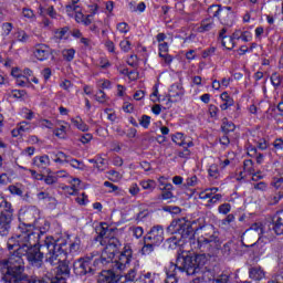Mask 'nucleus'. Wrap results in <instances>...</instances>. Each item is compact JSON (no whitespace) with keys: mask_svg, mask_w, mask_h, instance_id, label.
<instances>
[{"mask_svg":"<svg viewBox=\"0 0 283 283\" xmlns=\"http://www.w3.org/2000/svg\"><path fill=\"white\" fill-rule=\"evenodd\" d=\"M63 191H66L69 196H76L78 193V189H76V184H73V186H64Z\"/></svg>","mask_w":283,"mask_h":283,"instance_id":"nucleus-54","label":"nucleus"},{"mask_svg":"<svg viewBox=\"0 0 283 283\" xmlns=\"http://www.w3.org/2000/svg\"><path fill=\"white\" fill-rule=\"evenodd\" d=\"M69 155H65L63 151H59L56 154V158L54 159V163H60V165H63V163L67 164Z\"/></svg>","mask_w":283,"mask_h":283,"instance_id":"nucleus-52","label":"nucleus"},{"mask_svg":"<svg viewBox=\"0 0 283 283\" xmlns=\"http://www.w3.org/2000/svg\"><path fill=\"white\" fill-rule=\"evenodd\" d=\"M271 185L274 187V189H280L283 191V170L279 171V174L273 177Z\"/></svg>","mask_w":283,"mask_h":283,"instance_id":"nucleus-34","label":"nucleus"},{"mask_svg":"<svg viewBox=\"0 0 283 283\" xmlns=\"http://www.w3.org/2000/svg\"><path fill=\"white\" fill-rule=\"evenodd\" d=\"M27 92L25 90H12L11 91V96L13 98H23L25 96Z\"/></svg>","mask_w":283,"mask_h":283,"instance_id":"nucleus-61","label":"nucleus"},{"mask_svg":"<svg viewBox=\"0 0 283 283\" xmlns=\"http://www.w3.org/2000/svg\"><path fill=\"white\" fill-rule=\"evenodd\" d=\"M172 143L178 145L179 147H185V134L182 133H176L175 135L171 136Z\"/></svg>","mask_w":283,"mask_h":283,"instance_id":"nucleus-38","label":"nucleus"},{"mask_svg":"<svg viewBox=\"0 0 283 283\" xmlns=\"http://www.w3.org/2000/svg\"><path fill=\"white\" fill-rule=\"evenodd\" d=\"M23 255L19 252V247L8 258V260L0 261V272L2 274V282H17L18 280L28 279L23 271H25V262Z\"/></svg>","mask_w":283,"mask_h":283,"instance_id":"nucleus-6","label":"nucleus"},{"mask_svg":"<svg viewBox=\"0 0 283 283\" xmlns=\"http://www.w3.org/2000/svg\"><path fill=\"white\" fill-rule=\"evenodd\" d=\"M97 171H105L107 169V160L97 155V166H94Z\"/></svg>","mask_w":283,"mask_h":283,"instance_id":"nucleus-43","label":"nucleus"},{"mask_svg":"<svg viewBox=\"0 0 283 283\" xmlns=\"http://www.w3.org/2000/svg\"><path fill=\"white\" fill-rule=\"evenodd\" d=\"M80 43H82L84 50H92L94 48V42L90 38L82 36Z\"/></svg>","mask_w":283,"mask_h":283,"instance_id":"nucleus-45","label":"nucleus"},{"mask_svg":"<svg viewBox=\"0 0 283 283\" xmlns=\"http://www.w3.org/2000/svg\"><path fill=\"white\" fill-rule=\"evenodd\" d=\"M216 27V23L213 21V18L209 17L201 21V25L197 29L198 32H209L213 30Z\"/></svg>","mask_w":283,"mask_h":283,"instance_id":"nucleus-28","label":"nucleus"},{"mask_svg":"<svg viewBox=\"0 0 283 283\" xmlns=\"http://www.w3.org/2000/svg\"><path fill=\"white\" fill-rule=\"evenodd\" d=\"M42 180L45 182V185L52 186L59 182V177L52 176V175H48V176L44 175Z\"/></svg>","mask_w":283,"mask_h":283,"instance_id":"nucleus-49","label":"nucleus"},{"mask_svg":"<svg viewBox=\"0 0 283 283\" xmlns=\"http://www.w3.org/2000/svg\"><path fill=\"white\" fill-rule=\"evenodd\" d=\"M158 279V274L147 272L146 274L140 273L138 276L139 283H156V280Z\"/></svg>","mask_w":283,"mask_h":283,"instance_id":"nucleus-30","label":"nucleus"},{"mask_svg":"<svg viewBox=\"0 0 283 283\" xmlns=\"http://www.w3.org/2000/svg\"><path fill=\"white\" fill-rule=\"evenodd\" d=\"M221 130L223 134H231V132H235V124L233 122H229L227 117L222 119Z\"/></svg>","mask_w":283,"mask_h":283,"instance_id":"nucleus-33","label":"nucleus"},{"mask_svg":"<svg viewBox=\"0 0 283 283\" xmlns=\"http://www.w3.org/2000/svg\"><path fill=\"white\" fill-rule=\"evenodd\" d=\"M197 224L198 223L196 222V220L189 221L185 218L172 220L166 229L167 233L174 235L168 239V242H174V244H180V242H187V240H192L197 231H200L202 229L203 231H207V227Z\"/></svg>","mask_w":283,"mask_h":283,"instance_id":"nucleus-4","label":"nucleus"},{"mask_svg":"<svg viewBox=\"0 0 283 283\" xmlns=\"http://www.w3.org/2000/svg\"><path fill=\"white\" fill-rule=\"evenodd\" d=\"M250 231H255L258 235H262V238H266V235H264V226L262 223H253L250 227Z\"/></svg>","mask_w":283,"mask_h":283,"instance_id":"nucleus-44","label":"nucleus"},{"mask_svg":"<svg viewBox=\"0 0 283 283\" xmlns=\"http://www.w3.org/2000/svg\"><path fill=\"white\" fill-rule=\"evenodd\" d=\"M62 56L64 61L67 63H72L74 61V56H76V50L74 49H64L62 50Z\"/></svg>","mask_w":283,"mask_h":283,"instance_id":"nucleus-35","label":"nucleus"},{"mask_svg":"<svg viewBox=\"0 0 283 283\" xmlns=\"http://www.w3.org/2000/svg\"><path fill=\"white\" fill-rule=\"evenodd\" d=\"M156 249H158V245L156 243L147 241V239L144 238V245L140 250L142 255H151V253H154Z\"/></svg>","mask_w":283,"mask_h":283,"instance_id":"nucleus-29","label":"nucleus"},{"mask_svg":"<svg viewBox=\"0 0 283 283\" xmlns=\"http://www.w3.org/2000/svg\"><path fill=\"white\" fill-rule=\"evenodd\" d=\"M157 41L159 43L158 45L159 54L169 53V43L165 42V36H157Z\"/></svg>","mask_w":283,"mask_h":283,"instance_id":"nucleus-37","label":"nucleus"},{"mask_svg":"<svg viewBox=\"0 0 283 283\" xmlns=\"http://www.w3.org/2000/svg\"><path fill=\"white\" fill-rule=\"evenodd\" d=\"M207 253L201 254H189L187 252H181L177 254L176 263L171 262L166 275H171L172 277H178V273H186V275H197L205 264H207Z\"/></svg>","mask_w":283,"mask_h":283,"instance_id":"nucleus-1","label":"nucleus"},{"mask_svg":"<svg viewBox=\"0 0 283 283\" xmlns=\"http://www.w3.org/2000/svg\"><path fill=\"white\" fill-rule=\"evenodd\" d=\"M38 218H39V209L36 207L28 208L23 212V220H27V222H36Z\"/></svg>","mask_w":283,"mask_h":283,"instance_id":"nucleus-27","label":"nucleus"},{"mask_svg":"<svg viewBox=\"0 0 283 283\" xmlns=\"http://www.w3.org/2000/svg\"><path fill=\"white\" fill-rule=\"evenodd\" d=\"M163 188H160L161 193L158 197V200H171L174 198V185L171 184H161Z\"/></svg>","mask_w":283,"mask_h":283,"instance_id":"nucleus-24","label":"nucleus"},{"mask_svg":"<svg viewBox=\"0 0 283 283\" xmlns=\"http://www.w3.org/2000/svg\"><path fill=\"white\" fill-rule=\"evenodd\" d=\"M139 266L140 264L137 263L127 271V273L124 275L125 282H140V280H138V276L140 275V273L138 272Z\"/></svg>","mask_w":283,"mask_h":283,"instance_id":"nucleus-22","label":"nucleus"},{"mask_svg":"<svg viewBox=\"0 0 283 283\" xmlns=\"http://www.w3.org/2000/svg\"><path fill=\"white\" fill-rule=\"evenodd\" d=\"M42 249H46L45 262H51V264H57V262H63L67 260L69 253H78L81 251V238L75 237L73 240H62L56 242L54 238H46Z\"/></svg>","mask_w":283,"mask_h":283,"instance_id":"nucleus-3","label":"nucleus"},{"mask_svg":"<svg viewBox=\"0 0 283 283\" xmlns=\"http://www.w3.org/2000/svg\"><path fill=\"white\" fill-rule=\"evenodd\" d=\"M73 273L77 277H92L96 275V268L94 266V255L92 253L81 256L73 262Z\"/></svg>","mask_w":283,"mask_h":283,"instance_id":"nucleus-8","label":"nucleus"},{"mask_svg":"<svg viewBox=\"0 0 283 283\" xmlns=\"http://www.w3.org/2000/svg\"><path fill=\"white\" fill-rule=\"evenodd\" d=\"M117 30L120 34H127L129 32V25L125 22H120L117 24Z\"/></svg>","mask_w":283,"mask_h":283,"instance_id":"nucleus-59","label":"nucleus"},{"mask_svg":"<svg viewBox=\"0 0 283 283\" xmlns=\"http://www.w3.org/2000/svg\"><path fill=\"white\" fill-rule=\"evenodd\" d=\"M266 276V273L260 265L251 266L249 268V277L250 280H254V282H260L261 280H264Z\"/></svg>","mask_w":283,"mask_h":283,"instance_id":"nucleus-21","label":"nucleus"},{"mask_svg":"<svg viewBox=\"0 0 283 283\" xmlns=\"http://www.w3.org/2000/svg\"><path fill=\"white\" fill-rule=\"evenodd\" d=\"M219 213L228 216L231 212V203H222L218 207Z\"/></svg>","mask_w":283,"mask_h":283,"instance_id":"nucleus-48","label":"nucleus"},{"mask_svg":"<svg viewBox=\"0 0 283 283\" xmlns=\"http://www.w3.org/2000/svg\"><path fill=\"white\" fill-rule=\"evenodd\" d=\"M270 81L273 85V87L277 88L280 85H282L283 76L280 75L277 72L272 73Z\"/></svg>","mask_w":283,"mask_h":283,"instance_id":"nucleus-39","label":"nucleus"},{"mask_svg":"<svg viewBox=\"0 0 283 283\" xmlns=\"http://www.w3.org/2000/svg\"><path fill=\"white\" fill-rule=\"evenodd\" d=\"M216 54V46H211L202 51V59H209V56H213Z\"/></svg>","mask_w":283,"mask_h":283,"instance_id":"nucleus-62","label":"nucleus"},{"mask_svg":"<svg viewBox=\"0 0 283 283\" xmlns=\"http://www.w3.org/2000/svg\"><path fill=\"white\" fill-rule=\"evenodd\" d=\"M119 46L123 52H129L132 50V42H129V40H123L120 41Z\"/></svg>","mask_w":283,"mask_h":283,"instance_id":"nucleus-60","label":"nucleus"},{"mask_svg":"<svg viewBox=\"0 0 283 283\" xmlns=\"http://www.w3.org/2000/svg\"><path fill=\"white\" fill-rule=\"evenodd\" d=\"M3 216H14V208L6 197L0 196V218H3Z\"/></svg>","mask_w":283,"mask_h":283,"instance_id":"nucleus-20","label":"nucleus"},{"mask_svg":"<svg viewBox=\"0 0 283 283\" xmlns=\"http://www.w3.org/2000/svg\"><path fill=\"white\" fill-rule=\"evenodd\" d=\"M91 255H93V266L95 269H101V266H107V264H111V268L113 266L114 258L109 252H106L105 250L102 252V254L98 253V251L91 252Z\"/></svg>","mask_w":283,"mask_h":283,"instance_id":"nucleus-11","label":"nucleus"},{"mask_svg":"<svg viewBox=\"0 0 283 283\" xmlns=\"http://www.w3.org/2000/svg\"><path fill=\"white\" fill-rule=\"evenodd\" d=\"M14 214H6L0 217V235L3 238L10 233L12 229V218Z\"/></svg>","mask_w":283,"mask_h":283,"instance_id":"nucleus-17","label":"nucleus"},{"mask_svg":"<svg viewBox=\"0 0 283 283\" xmlns=\"http://www.w3.org/2000/svg\"><path fill=\"white\" fill-rule=\"evenodd\" d=\"M33 56H35L38 61H48V59L52 56V49L45 44H38L33 51Z\"/></svg>","mask_w":283,"mask_h":283,"instance_id":"nucleus-16","label":"nucleus"},{"mask_svg":"<svg viewBox=\"0 0 283 283\" xmlns=\"http://www.w3.org/2000/svg\"><path fill=\"white\" fill-rule=\"evenodd\" d=\"M65 10L66 12H81V7L74 2H71L65 6Z\"/></svg>","mask_w":283,"mask_h":283,"instance_id":"nucleus-57","label":"nucleus"},{"mask_svg":"<svg viewBox=\"0 0 283 283\" xmlns=\"http://www.w3.org/2000/svg\"><path fill=\"white\" fill-rule=\"evenodd\" d=\"M208 174L210 178H213L214 180H217V178H220V169L218 168V165L212 164L208 169Z\"/></svg>","mask_w":283,"mask_h":283,"instance_id":"nucleus-42","label":"nucleus"},{"mask_svg":"<svg viewBox=\"0 0 283 283\" xmlns=\"http://www.w3.org/2000/svg\"><path fill=\"white\" fill-rule=\"evenodd\" d=\"M139 125H142L144 129H149V125H151V116L143 115L139 119Z\"/></svg>","mask_w":283,"mask_h":283,"instance_id":"nucleus-46","label":"nucleus"},{"mask_svg":"<svg viewBox=\"0 0 283 283\" xmlns=\"http://www.w3.org/2000/svg\"><path fill=\"white\" fill-rule=\"evenodd\" d=\"M235 39H240V36H222V46L226 48V50H233V48H235Z\"/></svg>","mask_w":283,"mask_h":283,"instance_id":"nucleus-31","label":"nucleus"},{"mask_svg":"<svg viewBox=\"0 0 283 283\" xmlns=\"http://www.w3.org/2000/svg\"><path fill=\"white\" fill-rule=\"evenodd\" d=\"M95 231L97 233L96 240H104L107 241L118 229L109 228V226L106 222H102L98 227L95 228Z\"/></svg>","mask_w":283,"mask_h":283,"instance_id":"nucleus-13","label":"nucleus"},{"mask_svg":"<svg viewBox=\"0 0 283 283\" xmlns=\"http://www.w3.org/2000/svg\"><path fill=\"white\" fill-rule=\"evenodd\" d=\"M104 242L106 243L104 251L112 256H116V253H118V251H120V247H123L120 240H118V238H116L114 234Z\"/></svg>","mask_w":283,"mask_h":283,"instance_id":"nucleus-14","label":"nucleus"},{"mask_svg":"<svg viewBox=\"0 0 283 283\" xmlns=\"http://www.w3.org/2000/svg\"><path fill=\"white\" fill-rule=\"evenodd\" d=\"M7 247L9 251H14L19 247L18 253L23 254L31 266L34 269L43 268V258H45V254L41 252L43 248L40 244L38 247L34 242L21 240L19 237H11L7 242Z\"/></svg>","mask_w":283,"mask_h":283,"instance_id":"nucleus-5","label":"nucleus"},{"mask_svg":"<svg viewBox=\"0 0 283 283\" xmlns=\"http://www.w3.org/2000/svg\"><path fill=\"white\" fill-rule=\"evenodd\" d=\"M182 96H185L182 84H172L169 88L168 103H176L177 101H180Z\"/></svg>","mask_w":283,"mask_h":283,"instance_id":"nucleus-15","label":"nucleus"},{"mask_svg":"<svg viewBox=\"0 0 283 283\" xmlns=\"http://www.w3.org/2000/svg\"><path fill=\"white\" fill-rule=\"evenodd\" d=\"M220 98L223 102L220 105V109H222V112H227L229 107H233V105H235V101H233V97H231L227 92L221 93Z\"/></svg>","mask_w":283,"mask_h":283,"instance_id":"nucleus-25","label":"nucleus"},{"mask_svg":"<svg viewBox=\"0 0 283 283\" xmlns=\"http://www.w3.org/2000/svg\"><path fill=\"white\" fill-rule=\"evenodd\" d=\"M73 125L80 129V132H90V126L83 120H73Z\"/></svg>","mask_w":283,"mask_h":283,"instance_id":"nucleus-50","label":"nucleus"},{"mask_svg":"<svg viewBox=\"0 0 283 283\" xmlns=\"http://www.w3.org/2000/svg\"><path fill=\"white\" fill-rule=\"evenodd\" d=\"M3 283H10V281H3ZM11 283H34V280L18 279L17 281H11Z\"/></svg>","mask_w":283,"mask_h":283,"instance_id":"nucleus-64","label":"nucleus"},{"mask_svg":"<svg viewBox=\"0 0 283 283\" xmlns=\"http://www.w3.org/2000/svg\"><path fill=\"white\" fill-rule=\"evenodd\" d=\"M140 187L146 191H153L154 189H156V181L151 179L140 181Z\"/></svg>","mask_w":283,"mask_h":283,"instance_id":"nucleus-41","label":"nucleus"},{"mask_svg":"<svg viewBox=\"0 0 283 283\" xmlns=\"http://www.w3.org/2000/svg\"><path fill=\"white\" fill-rule=\"evenodd\" d=\"M33 165L39 169H48L50 167V156H36L33 158Z\"/></svg>","mask_w":283,"mask_h":283,"instance_id":"nucleus-26","label":"nucleus"},{"mask_svg":"<svg viewBox=\"0 0 283 283\" xmlns=\"http://www.w3.org/2000/svg\"><path fill=\"white\" fill-rule=\"evenodd\" d=\"M159 57L165 63V65H171L174 61V56H171L169 53H159Z\"/></svg>","mask_w":283,"mask_h":283,"instance_id":"nucleus-53","label":"nucleus"},{"mask_svg":"<svg viewBox=\"0 0 283 283\" xmlns=\"http://www.w3.org/2000/svg\"><path fill=\"white\" fill-rule=\"evenodd\" d=\"M66 164L71 165L73 169H81V170L85 169V164L82 160L74 159L70 155L66 159Z\"/></svg>","mask_w":283,"mask_h":283,"instance_id":"nucleus-36","label":"nucleus"},{"mask_svg":"<svg viewBox=\"0 0 283 283\" xmlns=\"http://www.w3.org/2000/svg\"><path fill=\"white\" fill-rule=\"evenodd\" d=\"M8 189L12 196H23V190L14 185L9 186Z\"/></svg>","mask_w":283,"mask_h":283,"instance_id":"nucleus-58","label":"nucleus"},{"mask_svg":"<svg viewBox=\"0 0 283 283\" xmlns=\"http://www.w3.org/2000/svg\"><path fill=\"white\" fill-rule=\"evenodd\" d=\"M218 20L220 21L221 25L232 28L233 23H235V13L233 12V8L223 7L221 13L219 14Z\"/></svg>","mask_w":283,"mask_h":283,"instance_id":"nucleus-12","label":"nucleus"},{"mask_svg":"<svg viewBox=\"0 0 283 283\" xmlns=\"http://www.w3.org/2000/svg\"><path fill=\"white\" fill-rule=\"evenodd\" d=\"M95 99L97 101V103H105V101L107 99V94H105L103 90H99L95 94Z\"/></svg>","mask_w":283,"mask_h":283,"instance_id":"nucleus-56","label":"nucleus"},{"mask_svg":"<svg viewBox=\"0 0 283 283\" xmlns=\"http://www.w3.org/2000/svg\"><path fill=\"white\" fill-rule=\"evenodd\" d=\"M51 266H57V271L55 275H70V265L67 263V259L59 261L57 263L49 262Z\"/></svg>","mask_w":283,"mask_h":283,"instance_id":"nucleus-23","label":"nucleus"},{"mask_svg":"<svg viewBox=\"0 0 283 283\" xmlns=\"http://www.w3.org/2000/svg\"><path fill=\"white\" fill-rule=\"evenodd\" d=\"M243 171H245L250 176L255 172V167L253 166V160L252 159H245L243 161Z\"/></svg>","mask_w":283,"mask_h":283,"instance_id":"nucleus-40","label":"nucleus"},{"mask_svg":"<svg viewBox=\"0 0 283 283\" xmlns=\"http://www.w3.org/2000/svg\"><path fill=\"white\" fill-rule=\"evenodd\" d=\"M197 251L200 253H207L208 258H218V254L222 253L224 258H231L238 253V244L235 241H227L222 247V240L213 232L212 234H202L197 240Z\"/></svg>","mask_w":283,"mask_h":283,"instance_id":"nucleus-2","label":"nucleus"},{"mask_svg":"<svg viewBox=\"0 0 283 283\" xmlns=\"http://www.w3.org/2000/svg\"><path fill=\"white\" fill-rule=\"evenodd\" d=\"M147 242H153L157 247H160L163 242H165V228L163 226L157 224L150 228V230L144 235Z\"/></svg>","mask_w":283,"mask_h":283,"instance_id":"nucleus-10","label":"nucleus"},{"mask_svg":"<svg viewBox=\"0 0 283 283\" xmlns=\"http://www.w3.org/2000/svg\"><path fill=\"white\" fill-rule=\"evenodd\" d=\"M223 8L222 4H211L208 8V14H210L211 19H219Z\"/></svg>","mask_w":283,"mask_h":283,"instance_id":"nucleus-32","label":"nucleus"},{"mask_svg":"<svg viewBox=\"0 0 283 283\" xmlns=\"http://www.w3.org/2000/svg\"><path fill=\"white\" fill-rule=\"evenodd\" d=\"M17 238L20 240H24V242H33L34 244H39L40 249H43V244H45V240L48 238L53 237H45L43 240V235L50 231V223L49 221L44 220L42 226L35 228L32 223L20 222L18 227Z\"/></svg>","mask_w":283,"mask_h":283,"instance_id":"nucleus-7","label":"nucleus"},{"mask_svg":"<svg viewBox=\"0 0 283 283\" xmlns=\"http://www.w3.org/2000/svg\"><path fill=\"white\" fill-rule=\"evenodd\" d=\"M230 277L231 276L229 274L222 273L217 279H213L212 281H210V283H229Z\"/></svg>","mask_w":283,"mask_h":283,"instance_id":"nucleus-51","label":"nucleus"},{"mask_svg":"<svg viewBox=\"0 0 283 283\" xmlns=\"http://www.w3.org/2000/svg\"><path fill=\"white\" fill-rule=\"evenodd\" d=\"M242 115V108L240 107V104H237L233 106V112L231 113V118H238Z\"/></svg>","mask_w":283,"mask_h":283,"instance_id":"nucleus-63","label":"nucleus"},{"mask_svg":"<svg viewBox=\"0 0 283 283\" xmlns=\"http://www.w3.org/2000/svg\"><path fill=\"white\" fill-rule=\"evenodd\" d=\"M75 202H77V205H81V207H85V205L90 202V199H87L85 192H82V195L75 199Z\"/></svg>","mask_w":283,"mask_h":283,"instance_id":"nucleus-55","label":"nucleus"},{"mask_svg":"<svg viewBox=\"0 0 283 283\" xmlns=\"http://www.w3.org/2000/svg\"><path fill=\"white\" fill-rule=\"evenodd\" d=\"M33 283H67V281L61 274L48 272L42 280H33Z\"/></svg>","mask_w":283,"mask_h":283,"instance_id":"nucleus-19","label":"nucleus"},{"mask_svg":"<svg viewBox=\"0 0 283 283\" xmlns=\"http://www.w3.org/2000/svg\"><path fill=\"white\" fill-rule=\"evenodd\" d=\"M134 255V252L132 251L130 245H125L123 251L118 255V260H115L113 263V269L116 271H125L127 264L132 262V258Z\"/></svg>","mask_w":283,"mask_h":283,"instance_id":"nucleus-9","label":"nucleus"},{"mask_svg":"<svg viewBox=\"0 0 283 283\" xmlns=\"http://www.w3.org/2000/svg\"><path fill=\"white\" fill-rule=\"evenodd\" d=\"M273 231L276 235H283V209L276 211L272 218Z\"/></svg>","mask_w":283,"mask_h":283,"instance_id":"nucleus-18","label":"nucleus"},{"mask_svg":"<svg viewBox=\"0 0 283 283\" xmlns=\"http://www.w3.org/2000/svg\"><path fill=\"white\" fill-rule=\"evenodd\" d=\"M208 112L210 114V118H214V120H218V114H220V108H218V106L210 104Z\"/></svg>","mask_w":283,"mask_h":283,"instance_id":"nucleus-47","label":"nucleus"}]
</instances>
